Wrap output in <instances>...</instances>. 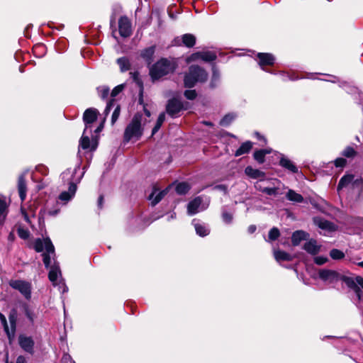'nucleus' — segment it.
Returning a JSON list of instances; mask_svg holds the SVG:
<instances>
[{"mask_svg": "<svg viewBox=\"0 0 363 363\" xmlns=\"http://www.w3.org/2000/svg\"><path fill=\"white\" fill-rule=\"evenodd\" d=\"M319 277L328 284H336L341 281L352 290L354 294L352 301L359 308L363 307V278L360 276L350 277L341 275L338 272L330 269H321Z\"/></svg>", "mask_w": 363, "mask_h": 363, "instance_id": "nucleus-1", "label": "nucleus"}, {"mask_svg": "<svg viewBox=\"0 0 363 363\" xmlns=\"http://www.w3.org/2000/svg\"><path fill=\"white\" fill-rule=\"evenodd\" d=\"M141 121V114L137 113L133 116L124 131L123 140L125 143L135 142L141 138L143 133Z\"/></svg>", "mask_w": 363, "mask_h": 363, "instance_id": "nucleus-2", "label": "nucleus"}, {"mask_svg": "<svg viewBox=\"0 0 363 363\" xmlns=\"http://www.w3.org/2000/svg\"><path fill=\"white\" fill-rule=\"evenodd\" d=\"M208 74L201 67L192 65L189 69V72L184 77V85L191 88L196 82H203L207 79Z\"/></svg>", "mask_w": 363, "mask_h": 363, "instance_id": "nucleus-3", "label": "nucleus"}, {"mask_svg": "<svg viewBox=\"0 0 363 363\" xmlns=\"http://www.w3.org/2000/svg\"><path fill=\"white\" fill-rule=\"evenodd\" d=\"M174 69V65L169 60L162 58L151 66L150 75L153 80L159 79L173 72Z\"/></svg>", "mask_w": 363, "mask_h": 363, "instance_id": "nucleus-4", "label": "nucleus"}, {"mask_svg": "<svg viewBox=\"0 0 363 363\" xmlns=\"http://www.w3.org/2000/svg\"><path fill=\"white\" fill-rule=\"evenodd\" d=\"M80 164H77L73 168H67L61 174L62 180L65 183L69 184V191L72 193H75L77 191V184L80 182L84 176V172L77 175V172L79 170Z\"/></svg>", "mask_w": 363, "mask_h": 363, "instance_id": "nucleus-5", "label": "nucleus"}, {"mask_svg": "<svg viewBox=\"0 0 363 363\" xmlns=\"http://www.w3.org/2000/svg\"><path fill=\"white\" fill-rule=\"evenodd\" d=\"M48 278L54 286H58L59 290L62 294L67 292L68 287L65 285L64 281L61 277V271L59 264L54 262V264L50 266Z\"/></svg>", "mask_w": 363, "mask_h": 363, "instance_id": "nucleus-6", "label": "nucleus"}, {"mask_svg": "<svg viewBox=\"0 0 363 363\" xmlns=\"http://www.w3.org/2000/svg\"><path fill=\"white\" fill-rule=\"evenodd\" d=\"M345 187H350L353 190H356L358 194H360L363 191V182L360 179H354L352 174H347L340 179L337 186V191L340 192Z\"/></svg>", "mask_w": 363, "mask_h": 363, "instance_id": "nucleus-7", "label": "nucleus"}, {"mask_svg": "<svg viewBox=\"0 0 363 363\" xmlns=\"http://www.w3.org/2000/svg\"><path fill=\"white\" fill-rule=\"evenodd\" d=\"M11 288L18 291L26 299L31 297V284L24 280H11L9 282Z\"/></svg>", "mask_w": 363, "mask_h": 363, "instance_id": "nucleus-8", "label": "nucleus"}, {"mask_svg": "<svg viewBox=\"0 0 363 363\" xmlns=\"http://www.w3.org/2000/svg\"><path fill=\"white\" fill-rule=\"evenodd\" d=\"M313 220V223L323 231V234L324 235H327L328 234L333 233L337 230V226L335 224L322 217H314Z\"/></svg>", "mask_w": 363, "mask_h": 363, "instance_id": "nucleus-9", "label": "nucleus"}, {"mask_svg": "<svg viewBox=\"0 0 363 363\" xmlns=\"http://www.w3.org/2000/svg\"><path fill=\"white\" fill-rule=\"evenodd\" d=\"M208 203H203V199L201 196H197L191 201L187 205V212L190 216H193L200 211L207 208Z\"/></svg>", "mask_w": 363, "mask_h": 363, "instance_id": "nucleus-10", "label": "nucleus"}, {"mask_svg": "<svg viewBox=\"0 0 363 363\" xmlns=\"http://www.w3.org/2000/svg\"><path fill=\"white\" fill-rule=\"evenodd\" d=\"M99 111L96 108H87L83 116V120L85 124L84 133H86L90 130V133H92L91 125L96 120Z\"/></svg>", "mask_w": 363, "mask_h": 363, "instance_id": "nucleus-11", "label": "nucleus"}, {"mask_svg": "<svg viewBox=\"0 0 363 363\" xmlns=\"http://www.w3.org/2000/svg\"><path fill=\"white\" fill-rule=\"evenodd\" d=\"M118 30L121 37L127 38L132 34L131 23L128 17L121 16L118 21Z\"/></svg>", "mask_w": 363, "mask_h": 363, "instance_id": "nucleus-12", "label": "nucleus"}, {"mask_svg": "<svg viewBox=\"0 0 363 363\" xmlns=\"http://www.w3.org/2000/svg\"><path fill=\"white\" fill-rule=\"evenodd\" d=\"M183 108L182 104L180 101L172 99L169 100L166 111L167 113L172 117H177L178 113L182 111Z\"/></svg>", "mask_w": 363, "mask_h": 363, "instance_id": "nucleus-13", "label": "nucleus"}, {"mask_svg": "<svg viewBox=\"0 0 363 363\" xmlns=\"http://www.w3.org/2000/svg\"><path fill=\"white\" fill-rule=\"evenodd\" d=\"M55 255V248L50 239L45 240V252H43V262L45 267L48 269L51 264V256Z\"/></svg>", "mask_w": 363, "mask_h": 363, "instance_id": "nucleus-14", "label": "nucleus"}, {"mask_svg": "<svg viewBox=\"0 0 363 363\" xmlns=\"http://www.w3.org/2000/svg\"><path fill=\"white\" fill-rule=\"evenodd\" d=\"M199 59L205 62H213L216 59V55L213 52H197L193 53L189 57V61H196Z\"/></svg>", "mask_w": 363, "mask_h": 363, "instance_id": "nucleus-15", "label": "nucleus"}, {"mask_svg": "<svg viewBox=\"0 0 363 363\" xmlns=\"http://www.w3.org/2000/svg\"><path fill=\"white\" fill-rule=\"evenodd\" d=\"M19 345L21 348L29 354L34 352V341L30 337L21 335L18 338Z\"/></svg>", "mask_w": 363, "mask_h": 363, "instance_id": "nucleus-16", "label": "nucleus"}, {"mask_svg": "<svg viewBox=\"0 0 363 363\" xmlns=\"http://www.w3.org/2000/svg\"><path fill=\"white\" fill-rule=\"evenodd\" d=\"M124 89L123 84L116 86L111 93V99L107 103L106 107L104 110L105 116H108L111 109L115 106L116 100L115 97L118 96Z\"/></svg>", "mask_w": 363, "mask_h": 363, "instance_id": "nucleus-17", "label": "nucleus"}, {"mask_svg": "<svg viewBox=\"0 0 363 363\" xmlns=\"http://www.w3.org/2000/svg\"><path fill=\"white\" fill-rule=\"evenodd\" d=\"M257 57L259 59V65L260 66L262 69L264 71H266V69L264 67V66L272 65L275 62V57H274L273 55L270 53L259 52L257 54Z\"/></svg>", "mask_w": 363, "mask_h": 363, "instance_id": "nucleus-18", "label": "nucleus"}, {"mask_svg": "<svg viewBox=\"0 0 363 363\" xmlns=\"http://www.w3.org/2000/svg\"><path fill=\"white\" fill-rule=\"evenodd\" d=\"M192 224L194 226L196 233L201 237L207 236L210 233V229L208 225L203 223H201L196 219L192 220Z\"/></svg>", "mask_w": 363, "mask_h": 363, "instance_id": "nucleus-19", "label": "nucleus"}, {"mask_svg": "<svg viewBox=\"0 0 363 363\" xmlns=\"http://www.w3.org/2000/svg\"><path fill=\"white\" fill-rule=\"evenodd\" d=\"M234 211L228 208L227 206H223L221 208V218L223 222L226 225H231L233 222Z\"/></svg>", "mask_w": 363, "mask_h": 363, "instance_id": "nucleus-20", "label": "nucleus"}, {"mask_svg": "<svg viewBox=\"0 0 363 363\" xmlns=\"http://www.w3.org/2000/svg\"><path fill=\"white\" fill-rule=\"evenodd\" d=\"M26 174V172H24L21 175H20L18 180V190L21 201H23L26 198L27 188L25 181Z\"/></svg>", "mask_w": 363, "mask_h": 363, "instance_id": "nucleus-21", "label": "nucleus"}, {"mask_svg": "<svg viewBox=\"0 0 363 363\" xmlns=\"http://www.w3.org/2000/svg\"><path fill=\"white\" fill-rule=\"evenodd\" d=\"M8 214V203L6 197L0 196V227L4 223Z\"/></svg>", "mask_w": 363, "mask_h": 363, "instance_id": "nucleus-22", "label": "nucleus"}, {"mask_svg": "<svg viewBox=\"0 0 363 363\" xmlns=\"http://www.w3.org/2000/svg\"><path fill=\"white\" fill-rule=\"evenodd\" d=\"M155 52V46L152 45L143 50L140 53V56L147 63V65H150L153 61Z\"/></svg>", "mask_w": 363, "mask_h": 363, "instance_id": "nucleus-23", "label": "nucleus"}, {"mask_svg": "<svg viewBox=\"0 0 363 363\" xmlns=\"http://www.w3.org/2000/svg\"><path fill=\"white\" fill-rule=\"evenodd\" d=\"M91 134L90 130H89L86 133H84V131L83 132L82 136L79 140V147L83 150H87L91 147V150H94L96 148V145L92 144L91 146L90 145L89 135Z\"/></svg>", "mask_w": 363, "mask_h": 363, "instance_id": "nucleus-24", "label": "nucleus"}, {"mask_svg": "<svg viewBox=\"0 0 363 363\" xmlns=\"http://www.w3.org/2000/svg\"><path fill=\"white\" fill-rule=\"evenodd\" d=\"M245 173L250 178L260 180L266 177L265 173L257 169L248 166L245 169Z\"/></svg>", "mask_w": 363, "mask_h": 363, "instance_id": "nucleus-25", "label": "nucleus"}, {"mask_svg": "<svg viewBox=\"0 0 363 363\" xmlns=\"http://www.w3.org/2000/svg\"><path fill=\"white\" fill-rule=\"evenodd\" d=\"M9 323L11 328H9V333H6L8 337L9 340H11L14 335L16 332V320H17V316L16 312H13L10 313L9 316Z\"/></svg>", "mask_w": 363, "mask_h": 363, "instance_id": "nucleus-26", "label": "nucleus"}, {"mask_svg": "<svg viewBox=\"0 0 363 363\" xmlns=\"http://www.w3.org/2000/svg\"><path fill=\"white\" fill-rule=\"evenodd\" d=\"M280 165L292 173H297L298 167L287 157L282 156L279 161Z\"/></svg>", "mask_w": 363, "mask_h": 363, "instance_id": "nucleus-27", "label": "nucleus"}, {"mask_svg": "<svg viewBox=\"0 0 363 363\" xmlns=\"http://www.w3.org/2000/svg\"><path fill=\"white\" fill-rule=\"evenodd\" d=\"M167 191V189L163 190L162 191H157V190L155 189L148 197L149 200L151 201L152 205L155 206L157 204L164 196V195H166Z\"/></svg>", "mask_w": 363, "mask_h": 363, "instance_id": "nucleus-28", "label": "nucleus"}, {"mask_svg": "<svg viewBox=\"0 0 363 363\" xmlns=\"http://www.w3.org/2000/svg\"><path fill=\"white\" fill-rule=\"evenodd\" d=\"M304 250L311 254L316 255L320 250V246L318 245L317 242L314 240H311L304 244Z\"/></svg>", "mask_w": 363, "mask_h": 363, "instance_id": "nucleus-29", "label": "nucleus"}, {"mask_svg": "<svg viewBox=\"0 0 363 363\" xmlns=\"http://www.w3.org/2000/svg\"><path fill=\"white\" fill-rule=\"evenodd\" d=\"M306 235H307V233H306L303 230L295 231L292 234V237H291L292 244L295 246L298 245L302 240L306 239Z\"/></svg>", "mask_w": 363, "mask_h": 363, "instance_id": "nucleus-30", "label": "nucleus"}, {"mask_svg": "<svg viewBox=\"0 0 363 363\" xmlns=\"http://www.w3.org/2000/svg\"><path fill=\"white\" fill-rule=\"evenodd\" d=\"M286 198L287 199V200L295 203H301L303 201V197L302 196V195H301L298 193H296L295 191L292 189H289L287 191L286 194Z\"/></svg>", "mask_w": 363, "mask_h": 363, "instance_id": "nucleus-31", "label": "nucleus"}, {"mask_svg": "<svg viewBox=\"0 0 363 363\" xmlns=\"http://www.w3.org/2000/svg\"><path fill=\"white\" fill-rule=\"evenodd\" d=\"M182 44L187 48H192L196 43V37L190 33H186L181 37Z\"/></svg>", "mask_w": 363, "mask_h": 363, "instance_id": "nucleus-32", "label": "nucleus"}, {"mask_svg": "<svg viewBox=\"0 0 363 363\" xmlns=\"http://www.w3.org/2000/svg\"><path fill=\"white\" fill-rule=\"evenodd\" d=\"M252 147V143L250 141L243 143L235 153V157L241 156L250 151Z\"/></svg>", "mask_w": 363, "mask_h": 363, "instance_id": "nucleus-33", "label": "nucleus"}, {"mask_svg": "<svg viewBox=\"0 0 363 363\" xmlns=\"http://www.w3.org/2000/svg\"><path fill=\"white\" fill-rule=\"evenodd\" d=\"M259 191L268 196H275L278 194V188L274 185V182L272 184L267 185V187H261L258 186Z\"/></svg>", "mask_w": 363, "mask_h": 363, "instance_id": "nucleus-34", "label": "nucleus"}, {"mask_svg": "<svg viewBox=\"0 0 363 363\" xmlns=\"http://www.w3.org/2000/svg\"><path fill=\"white\" fill-rule=\"evenodd\" d=\"M274 256L279 262L281 261H291L292 259V256L290 254L281 250H275Z\"/></svg>", "mask_w": 363, "mask_h": 363, "instance_id": "nucleus-35", "label": "nucleus"}, {"mask_svg": "<svg viewBox=\"0 0 363 363\" xmlns=\"http://www.w3.org/2000/svg\"><path fill=\"white\" fill-rule=\"evenodd\" d=\"M271 150L263 149L259 150L254 152V159L257 161L259 164H262L264 162V157L267 154H269Z\"/></svg>", "mask_w": 363, "mask_h": 363, "instance_id": "nucleus-36", "label": "nucleus"}, {"mask_svg": "<svg viewBox=\"0 0 363 363\" xmlns=\"http://www.w3.org/2000/svg\"><path fill=\"white\" fill-rule=\"evenodd\" d=\"M220 72L216 69V67L213 66V67L212 77H211V82H210V86L211 88L216 87L218 85L219 82H220Z\"/></svg>", "mask_w": 363, "mask_h": 363, "instance_id": "nucleus-37", "label": "nucleus"}, {"mask_svg": "<svg viewBox=\"0 0 363 363\" xmlns=\"http://www.w3.org/2000/svg\"><path fill=\"white\" fill-rule=\"evenodd\" d=\"M117 64L118 65L122 72L128 71L130 67V61L125 57L118 58L117 60Z\"/></svg>", "mask_w": 363, "mask_h": 363, "instance_id": "nucleus-38", "label": "nucleus"}, {"mask_svg": "<svg viewBox=\"0 0 363 363\" xmlns=\"http://www.w3.org/2000/svg\"><path fill=\"white\" fill-rule=\"evenodd\" d=\"M344 223L345 225L357 226L359 224H363V218H353L348 216L345 218Z\"/></svg>", "mask_w": 363, "mask_h": 363, "instance_id": "nucleus-39", "label": "nucleus"}, {"mask_svg": "<svg viewBox=\"0 0 363 363\" xmlns=\"http://www.w3.org/2000/svg\"><path fill=\"white\" fill-rule=\"evenodd\" d=\"M49 239L48 238L44 239L43 240L38 238L35 240L34 242V249L36 252H43L44 250H45V240Z\"/></svg>", "mask_w": 363, "mask_h": 363, "instance_id": "nucleus-40", "label": "nucleus"}, {"mask_svg": "<svg viewBox=\"0 0 363 363\" xmlns=\"http://www.w3.org/2000/svg\"><path fill=\"white\" fill-rule=\"evenodd\" d=\"M235 117L236 116L234 113H228L220 120V125L222 126H228L232 123Z\"/></svg>", "mask_w": 363, "mask_h": 363, "instance_id": "nucleus-41", "label": "nucleus"}, {"mask_svg": "<svg viewBox=\"0 0 363 363\" xmlns=\"http://www.w3.org/2000/svg\"><path fill=\"white\" fill-rule=\"evenodd\" d=\"M164 120H165V113H161L159 115L158 118L157 120V123L152 130V135H155L159 130V129L162 126V123H164Z\"/></svg>", "mask_w": 363, "mask_h": 363, "instance_id": "nucleus-42", "label": "nucleus"}, {"mask_svg": "<svg viewBox=\"0 0 363 363\" xmlns=\"http://www.w3.org/2000/svg\"><path fill=\"white\" fill-rule=\"evenodd\" d=\"M276 180L274 179H266L265 177L264 178H262V179L260 180H258L255 184V188L259 191V188H258V186H260L261 187H267V185H269V184H272L273 183V182H275Z\"/></svg>", "mask_w": 363, "mask_h": 363, "instance_id": "nucleus-43", "label": "nucleus"}, {"mask_svg": "<svg viewBox=\"0 0 363 363\" xmlns=\"http://www.w3.org/2000/svg\"><path fill=\"white\" fill-rule=\"evenodd\" d=\"M178 194H185L189 190V186L185 182L179 183L175 188Z\"/></svg>", "mask_w": 363, "mask_h": 363, "instance_id": "nucleus-44", "label": "nucleus"}, {"mask_svg": "<svg viewBox=\"0 0 363 363\" xmlns=\"http://www.w3.org/2000/svg\"><path fill=\"white\" fill-rule=\"evenodd\" d=\"M131 79L137 84L140 89V94H142L143 90V85L141 79L139 77V73L138 72H130Z\"/></svg>", "mask_w": 363, "mask_h": 363, "instance_id": "nucleus-45", "label": "nucleus"}, {"mask_svg": "<svg viewBox=\"0 0 363 363\" xmlns=\"http://www.w3.org/2000/svg\"><path fill=\"white\" fill-rule=\"evenodd\" d=\"M99 96L102 99H106L109 95L110 89L106 86H99L97 88Z\"/></svg>", "mask_w": 363, "mask_h": 363, "instance_id": "nucleus-46", "label": "nucleus"}, {"mask_svg": "<svg viewBox=\"0 0 363 363\" xmlns=\"http://www.w3.org/2000/svg\"><path fill=\"white\" fill-rule=\"evenodd\" d=\"M74 194L75 193H72L69 189L68 191H63L60 194L59 199L67 202L69 201L74 196Z\"/></svg>", "mask_w": 363, "mask_h": 363, "instance_id": "nucleus-47", "label": "nucleus"}, {"mask_svg": "<svg viewBox=\"0 0 363 363\" xmlns=\"http://www.w3.org/2000/svg\"><path fill=\"white\" fill-rule=\"evenodd\" d=\"M330 255L333 259H340L345 256L344 253L337 249H333L330 252Z\"/></svg>", "mask_w": 363, "mask_h": 363, "instance_id": "nucleus-48", "label": "nucleus"}, {"mask_svg": "<svg viewBox=\"0 0 363 363\" xmlns=\"http://www.w3.org/2000/svg\"><path fill=\"white\" fill-rule=\"evenodd\" d=\"M342 155L346 157H353L357 155V152L352 147H347L343 151Z\"/></svg>", "mask_w": 363, "mask_h": 363, "instance_id": "nucleus-49", "label": "nucleus"}, {"mask_svg": "<svg viewBox=\"0 0 363 363\" xmlns=\"http://www.w3.org/2000/svg\"><path fill=\"white\" fill-rule=\"evenodd\" d=\"M18 235L21 239L26 240L30 236V232L28 229L20 227L18 229Z\"/></svg>", "mask_w": 363, "mask_h": 363, "instance_id": "nucleus-50", "label": "nucleus"}, {"mask_svg": "<svg viewBox=\"0 0 363 363\" xmlns=\"http://www.w3.org/2000/svg\"><path fill=\"white\" fill-rule=\"evenodd\" d=\"M279 235L280 233L279 229L277 228H272L269 232V240H275L279 238Z\"/></svg>", "mask_w": 363, "mask_h": 363, "instance_id": "nucleus-51", "label": "nucleus"}, {"mask_svg": "<svg viewBox=\"0 0 363 363\" xmlns=\"http://www.w3.org/2000/svg\"><path fill=\"white\" fill-rule=\"evenodd\" d=\"M121 112V108L119 105H117L113 111L111 116V124L113 125L118 120Z\"/></svg>", "mask_w": 363, "mask_h": 363, "instance_id": "nucleus-52", "label": "nucleus"}, {"mask_svg": "<svg viewBox=\"0 0 363 363\" xmlns=\"http://www.w3.org/2000/svg\"><path fill=\"white\" fill-rule=\"evenodd\" d=\"M0 321L4 327L5 333H9V325L7 323L6 318L5 315L1 313H0Z\"/></svg>", "mask_w": 363, "mask_h": 363, "instance_id": "nucleus-53", "label": "nucleus"}, {"mask_svg": "<svg viewBox=\"0 0 363 363\" xmlns=\"http://www.w3.org/2000/svg\"><path fill=\"white\" fill-rule=\"evenodd\" d=\"M196 92L195 90H186L184 92V96L187 99L193 100L196 97Z\"/></svg>", "mask_w": 363, "mask_h": 363, "instance_id": "nucleus-54", "label": "nucleus"}, {"mask_svg": "<svg viewBox=\"0 0 363 363\" xmlns=\"http://www.w3.org/2000/svg\"><path fill=\"white\" fill-rule=\"evenodd\" d=\"M346 162H347L346 160L342 158V157L337 158L335 160V162H334L335 165L337 167H345V164H346Z\"/></svg>", "mask_w": 363, "mask_h": 363, "instance_id": "nucleus-55", "label": "nucleus"}, {"mask_svg": "<svg viewBox=\"0 0 363 363\" xmlns=\"http://www.w3.org/2000/svg\"><path fill=\"white\" fill-rule=\"evenodd\" d=\"M315 263L318 265H322L328 261V258L323 256H318L314 259Z\"/></svg>", "mask_w": 363, "mask_h": 363, "instance_id": "nucleus-56", "label": "nucleus"}, {"mask_svg": "<svg viewBox=\"0 0 363 363\" xmlns=\"http://www.w3.org/2000/svg\"><path fill=\"white\" fill-rule=\"evenodd\" d=\"M62 362L63 363H75L72 360L71 356L67 353H65L63 354L62 358Z\"/></svg>", "mask_w": 363, "mask_h": 363, "instance_id": "nucleus-57", "label": "nucleus"}, {"mask_svg": "<svg viewBox=\"0 0 363 363\" xmlns=\"http://www.w3.org/2000/svg\"><path fill=\"white\" fill-rule=\"evenodd\" d=\"M281 74L282 77V80H284V81H286L287 79L294 81V80H296L298 79V77H294L288 73L281 72Z\"/></svg>", "mask_w": 363, "mask_h": 363, "instance_id": "nucleus-58", "label": "nucleus"}, {"mask_svg": "<svg viewBox=\"0 0 363 363\" xmlns=\"http://www.w3.org/2000/svg\"><path fill=\"white\" fill-rule=\"evenodd\" d=\"M26 317L28 318V319L30 322L33 323L34 321L35 315H34V313L32 311H30V310L27 309L26 311Z\"/></svg>", "mask_w": 363, "mask_h": 363, "instance_id": "nucleus-59", "label": "nucleus"}, {"mask_svg": "<svg viewBox=\"0 0 363 363\" xmlns=\"http://www.w3.org/2000/svg\"><path fill=\"white\" fill-rule=\"evenodd\" d=\"M214 189L222 191L224 193H227V186L225 185H223V184L216 185L214 187Z\"/></svg>", "mask_w": 363, "mask_h": 363, "instance_id": "nucleus-60", "label": "nucleus"}, {"mask_svg": "<svg viewBox=\"0 0 363 363\" xmlns=\"http://www.w3.org/2000/svg\"><path fill=\"white\" fill-rule=\"evenodd\" d=\"M257 229V227L255 225H251L248 227L247 228V232L250 233V234H252L253 233L255 232Z\"/></svg>", "mask_w": 363, "mask_h": 363, "instance_id": "nucleus-61", "label": "nucleus"}, {"mask_svg": "<svg viewBox=\"0 0 363 363\" xmlns=\"http://www.w3.org/2000/svg\"><path fill=\"white\" fill-rule=\"evenodd\" d=\"M16 363H26V359L23 356H19L16 359Z\"/></svg>", "mask_w": 363, "mask_h": 363, "instance_id": "nucleus-62", "label": "nucleus"}, {"mask_svg": "<svg viewBox=\"0 0 363 363\" xmlns=\"http://www.w3.org/2000/svg\"><path fill=\"white\" fill-rule=\"evenodd\" d=\"M103 201H104V197H103V196H100L99 197V199H98V206H99V208H102Z\"/></svg>", "mask_w": 363, "mask_h": 363, "instance_id": "nucleus-63", "label": "nucleus"}, {"mask_svg": "<svg viewBox=\"0 0 363 363\" xmlns=\"http://www.w3.org/2000/svg\"><path fill=\"white\" fill-rule=\"evenodd\" d=\"M14 238H15V235L13 233H10L9 236H8V239L9 241H13L14 240Z\"/></svg>", "mask_w": 363, "mask_h": 363, "instance_id": "nucleus-64", "label": "nucleus"}]
</instances>
